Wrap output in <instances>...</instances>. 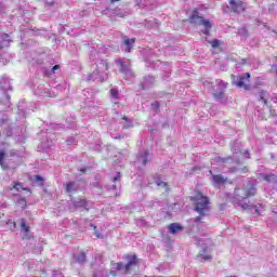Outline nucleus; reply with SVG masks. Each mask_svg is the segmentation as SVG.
<instances>
[{"label": "nucleus", "instance_id": "nucleus-1", "mask_svg": "<svg viewBox=\"0 0 277 277\" xmlns=\"http://www.w3.org/2000/svg\"><path fill=\"white\" fill-rule=\"evenodd\" d=\"M256 194V187H254V184L252 182H247V185H245L243 188H236L235 189V198L238 202V207H241V209L248 210L250 209V205L248 202H245L243 200H248L251 196H254Z\"/></svg>", "mask_w": 277, "mask_h": 277}, {"label": "nucleus", "instance_id": "nucleus-2", "mask_svg": "<svg viewBox=\"0 0 277 277\" xmlns=\"http://www.w3.org/2000/svg\"><path fill=\"white\" fill-rule=\"evenodd\" d=\"M93 71L88 76V81H105L109 64L105 60H97L92 66Z\"/></svg>", "mask_w": 277, "mask_h": 277}, {"label": "nucleus", "instance_id": "nucleus-3", "mask_svg": "<svg viewBox=\"0 0 277 277\" xmlns=\"http://www.w3.org/2000/svg\"><path fill=\"white\" fill-rule=\"evenodd\" d=\"M126 259L128 261L127 264H123L122 262L111 263L113 269H115V272H120L121 274H131V272L137 267V255H127Z\"/></svg>", "mask_w": 277, "mask_h": 277}, {"label": "nucleus", "instance_id": "nucleus-4", "mask_svg": "<svg viewBox=\"0 0 277 277\" xmlns=\"http://www.w3.org/2000/svg\"><path fill=\"white\" fill-rule=\"evenodd\" d=\"M195 211L199 213V216L195 219V222H200L209 211V197H205L200 193L197 194Z\"/></svg>", "mask_w": 277, "mask_h": 277}, {"label": "nucleus", "instance_id": "nucleus-5", "mask_svg": "<svg viewBox=\"0 0 277 277\" xmlns=\"http://www.w3.org/2000/svg\"><path fill=\"white\" fill-rule=\"evenodd\" d=\"M190 23L194 25H202L206 27V30L203 31L205 36H209V29H211L212 25L209 19H205L202 16H200V13L198 10H194L192 15H190Z\"/></svg>", "mask_w": 277, "mask_h": 277}, {"label": "nucleus", "instance_id": "nucleus-6", "mask_svg": "<svg viewBox=\"0 0 277 277\" xmlns=\"http://www.w3.org/2000/svg\"><path fill=\"white\" fill-rule=\"evenodd\" d=\"M246 2L240 0H229V5L224 9V12H227V10H230L235 14H241V12H246Z\"/></svg>", "mask_w": 277, "mask_h": 277}, {"label": "nucleus", "instance_id": "nucleus-7", "mask_svg": "<svg viewBox=\"0 0 277 277\" xmlns=\"http://www.w3.org/2000/svg\"><path fill=\"white\" fill-rule=\"evenodd\" d=\"M219 91L213 93V96L217 103H226L228 101V97H226V94L224 93V90H226V82L223 80H216Z\"/></svg>", "mask_w": 277, "mask_h": 277}, {"label": "nucleus", "instance_id": "nucleus-8", "mask_svg": "<svg viewBox=\"0 0 277 277\" xmlns=\"http://www.w3.org/2000/svg\"><path fill=\"white\" fill-rule=\"evenodd\" d=\"M236 88H242L243 90H250V72L237 77L234 80Z\"/></svg>", "mask_w": 277, "mask_h": 277}, {"label": "nucleus", "instance_id": "nucleus-9", "mask_svg": "<svg viewBox=\"0 0 277 277\" xmlns=\"http://www.w3.org/2000/svg\"><path fill=\"white\" fill-rule=\"evenodd\" d=\"M116 64L120 66V72L123 75H128L129 77L133 76V72H131V63L129 61L122 62V61H116Z\"/></svg>", "mask_w": 277, "mask_h": 277}, {"label": "nucleus", "instance_id": "nucleus-10", "mask_svg": "<svg viewBox=\"0 0 277 277\" xmlns=\"http://www.w3.org/2000/svg\"><path fill=\"white\" fill-rule=\"evenodd\" d=\"M134 44H135V38L130 39L128 37H123L121 50L124 51V53H131V50L133 49Z\"/></svg>", "mask_w": 277, "mask_h": 277}, {"label": "nucleus", "instance_id": "nucleus-11", "mask_svg": "<svg viewBox=\"0 0 277 277\" xmlns=\"http://www.w3.org/2000/svg\"><path fill=\"white\" fill-rule=\"evenodd\" d=\"M65 190L69 195L77 194L79 192V182H68Z\"/></svg>", "mask_w": 277, "mask_h": 277}, {"label": "nucleus", "instance_id": "nucleus-12", "mask_svg": "<svg viewBox=\"0 0 277 277\" xmlns=\"http://www.w3.org/2000/svg\"><path fill=\"white\" fill-rule=\"evenodd\" d=\"M260 179H263V181H266V183H277V176L273 173H262L260 174Z\"/></svg>", "mask_w": 277, "mask_h": 277}, {"label": "nucleus", "instance_id": "nucleus-13", "mask_svg": "<svg viewBox=\"0 0 277 277\" xmlns=\"http://www.w3.org/2000/svg\"><path fill=\"white\" fill-rule=\"evenodd\" d=\"M212 181L214 185H224L228 181L227 177H224L222 174H214L212 175Z\"/></svg>", "mask_w": 277, "mask_h": 277}, {"label": "nucleus", "instance_id": "nucleus-14", "mask_svg": "<svg viewBox=\"0 0 277 277\" xmlns=\"http://www.w3.org/2000/svg\"><path fill=\"white\" fill-rule=\"evenodd\" d=\"M137 163H142V166H146L148 163V151H141L136 158Z\"/></svg>", "mask_w": 277, "mask_h": 277}, {"label": "nucleus", "instance_id": "nucleus-15", "mask_svg": "<svg viewBox=\"0 0 277 277\" xmlns=\"http://www.w3.org/2000/svg\"><path fill=\"white\" fill-rule=\"evenodd\" d=\"M168 229L171 235H176V233H181V230H183V226L179 223H172L169 225Z\"/></svg>", "mask_w": 277, "mask_h": 277}, {"label": "nucleus", "instance_id": "nucleus-16", "mask_svg": "<svg viewBox=\"0 0 277 277\" xmlns=\"http://www.w3.org/2000/svg\"><path fill=\"white\" fill-rule=\"evenodd\" d=\"M208 252H209V248L203 247L202 253L199 254V256H200V259H202V261H211L212 256Z\"/></svg>", "mask_w": 277, "mask_h": 277}, {"label": "nucleus", "instance_id": "nucleus-17", "mask_svg": "<svg viewBox=\"0 0 277 277\" xmlns=\"http://www.w3.org/2000/svg\"><path fill=\"white\" fill-rule=\"evenodd\" d=\"M110 96L113 98L114 105H118V98H120V93L117 89H110Z\"/></svg>", "mask_w": 277, "mask_h": 277}, {"label": "nucleus", "instance_id": "nucleus-18", "mask_svg": "<svg viewBox=\"0 0 277 277\" xmlns=\"http://www.w3.org/2000/svg\"><path fill=\"white\" fill-rule=\"evenodd\" d=\"M122 129H131L133 127V121L129 120L127 117H123L120 121Z\"/></svg>", "mask_w": 277, "mask_h": 277}, {"label": "nucleus", "instance_id": "nucleus-19", "mask_svg": "<svg viewBox=\"0 0 277 277\" xmlns=\"http://www.w3.org/2000/svg\"><path fill=\"white\" fill-rule=\"evenodd\" d=\"M70 205H72V207H75L76 209H82L83 207H85V199L74 200Z\"/></svg>", "mask_w": 277, "mask_h": 277}, {"label": "nucleus", "instance_id": "nucleus-20", "mask_svg": "<svg viewBox=\"0 0 277 277\" xmlns=\"http://www.w3.org/2000/svg\"><path fill=\"white\" fill-rule=\"evenodd\" d=\"M259 102L263 105H267V92L261 91L258 95Z\"/></svg>", "mask_w": 277, "mask_h": 277}, {"label": "nucleus", "instance_id": "nucleus-21", "mask_svg": "<svg viewBox=\"0 0 277 277\" xmlns=\"http://www.w3.org/2000/svg\"><path fill=\"white\" fill-rule=\"evenodd\" d=\"M76 263H79V265H83L85 263V252H80L78 255L75 256Z\"/></svg>", "mask_w": 277, "mask_h": 277}, {"label": "nucleus", "instance_id": "nucleus-22", "mask_svg": "<svg viewBox=\"0 0 277 277\" xmlns=\"http://www.w3.org/2000/svg\"><path fill=\"white\" fill-rule=\"evenodd\" d=\"M21 226H22V230H24V233L27 235V233H29V226H27L25 219L21 220Z\"/></svg>", "mask_w": 277, "mask_h": 277}, {"label": "nucleus", "instance_id": "nucleus-23", "mask_svg": "<svg viewBox=\"0 0 277 277\" xmlns=\"http://www.w3.org/2000/svg\"><path fill=\"white\" fill-rule=\"evenodd\" d=\"M143 83L144 85H150V83H155V78L151 76L145 77Z\"/></svg>", "mask_w": 277, "mask_h": 277}, {"label": "nucleus", "instance_id": "nucleus-24", "mask_svg": "<svg viewBox=\"0 0 277 277\" xmlns=\"http://www.w3.org/2000/svg\"><path fill=\"white\" fill-rule=\"evenodd\" d=\"M214 161H215L216 163H220L221 161H222V163H226V161H230V158H222V157H220V156H215V157H214Z\"/></svg>", "mask_w": 277, "mask_h": 277}, {"label": "nucleus", "instance_id": "nucleus-25", "mask_svg": "<svg viewBox=\"0 0 277 277\" xmlns=\"http://www.w3.org/2000/svg\"><path fill=\"white\" fill-rule=\"evenodd\" d=\"M13 189H16L17 192H25V189L29 190L28 188L23 187V184H21V183H16L13 186Z\"/></svg>", "mask_w": 277, "mask_h": 277}, {"label": "nucleus", "instance_id": "nucleus-26", "mask_svg": "<svg viewBox=\"0 0 277 277\" xmlns=\"http://www.w3.org/2000/svg\"><path fill=\"white\" fill-rule=\"evenodd\" d=\"M91 228H93V230L95 232V236L97 239H103V234L98 233V230H96V225L94 224H90Z\"/></svg>", "mask_w": 277, "mask_h": 277}, {"label": "nucleus", "instance_id": "nucleus-27", "mask_svg": "<svg viewBox=\"0 0 277 277\" xmlns=\"http://www.w3.org/2000/svg\"><path fill=\"white\" fill-rule=\"evenodd\" d=\"M5 159V150L0 151V166L3 168V161Z\"/></svg>", "mask_w": 277, "mask_h": 277}, {"label": "nucleus", "instance_id": "nucleus-28", "mask_svg": "<svg viewBox=\"0 0 277 277\" xmlns=\"http://www.w3.org/2000/svg\"><path fill=\"white\" fill-rule=\"evenodd\" d=\"M17 205H19L22 209H25V207H27V201H25V199L22 198L17 201Z\"/></svg>", "mask_w": 277, "mask_h": 277}, {"label": "nucleus", "instance_id": "nucleus-29", "mask_svg": "<svg viewBox=\"0 0 277 277\" xmlns=\"http://www.w3.org/2000/svg\"><path fill=\"white\" fill-rule=\"evenodd\" d=\"M211 44H212V49H217V47H220V40L214 39V40L211 42Z\"/></svg>", "mask_w": 277, "mask_h": 277}, {"label": "nucleus", "instance_id": "nucleus-30", "mask_svg": "<svg viewBox=\"0 0 277 277\" xmlns=\"http://www.w3.org/2000/svg\"><path fill=\"white\" fill-rule=\"evenodd\" d=\"M156 185H158V187H167L168 184L163 181L158 180L156 181Z\"/></svg>", "mask_w": 277, "mask_h": 277}, {"label": "nucleus", "instance_id": "nucleus-31", "mask_svg": "<svg viewBox=\"0 0 277 277\" xmlns=\"http://www.w3.org/2000/svg\"><path fill=\"white\" fill-rule=\"evenodd\" d=\"M58 71H60V65H55V66L52 67V69H51L52 75H56V72H58Z\"/></svg>", "mask_w": 277, "mask_h": 277}, {"label": "nucleus", "instance_id": "nucleus-32", "mask_svg": "<svg viewBox=\"0 0 277 277\" xmlns=\"http://www.w3.org/2000/svg\"><path fill=\"white\" fill-rule=\"evenodd\" d=\"M120 181V172H117L116 176L113 179V183H118Z\"/></svg>", "mask_w": 277, "mask_h": 277}, {"label": "nucleus", "instance_id": "nucleus-33", "mask_svg": "<svg viewBox=\"0 0 277 277\" xmlns=\"http://www.w3.org/2000/svg\"><path fill=\"white\" fill-rule=\"evenodd\" d=\"M52 276H53V277L62 276V271H53V272H52Z\"/></svg>", "mask_w": 277, "mask_h": 277}, {"label": "nucleus", "instance_id": "nucleus-34", "mask_svg": "<svg viewBox=\"0 0 277 277\" xmlns=\"http://www.w3.org/2000/svg\"><path fill=\"white\" fill-rule=\"evenodd\" d=\"M239 150V147H237V143H234V146H232V151L237 153Z\"/></svg>", "mask_w": 277, "mask_h": 277}, {"label": "nucleus", "instance_id": "nucleus-35", "mask_svg": "<svg viewBox=\"0 0 277 277\" xmlns=\"http://www.w3.org/2000/svg\"><path fill=\"white\" fill-rule=\"evenodd\" d=\"M135 4L138 5V8H144L142 0H135Z\"/></svg>", "mask_w": 277, "mask_h": 277}, {"label": "nucleus", "instance_id": "nucleus-36", "mask_svg": "<svg viewBox=\"0 0 277 277\" xmlns=\"http://www.w3.org/2000/svg\"><path fill=\"white\" fill-rule=\"evenodd\" d=\"M203 87L208 88V90H209V88H211V82H209V81L203 82Z\"/></svg>", "mask_w": 277, "mask_h": 277}, {"label": "nucleus", "instance_id": "nucleus-37", "mask_svg": "<svg viewBox=\"0 0 277 277\" xmlns=\"http://www.w3.org/2000/svg\"><path fill=\"white\" fill-rule=\"evenodd\" d=\"M197 243H198V246H205V245H206L203 239H199V240L197 241Z\"/></svg>", "mask_w": 277, "mask_h": 277}, {"label": "nucleus", "instance_id": "nucleus-38", "mask_svg": "<svg viewBox=\"0 0 277 277\" xmlns=\"http://www.w3.org/2000/svg\"><path fill=\"white\" fill-rule=\"evenodd\" d=\"M153 107H154L155 109H159V102H155V103L153 104Z\"/></svg>", "mask_w": 277, "mask_h": 277}, {"label": "nucleus", "instance_id": "nucleus-39", "mask_svg": "<svg viewBox=\"0 0 277 277\" xmlns=\"http://www.w3.org/2000/svg\"><path fill=\"white\" fill-rule=\"evenodd\" d=\"M272 212L275 213V215H277V206H273Z\"/></svg>", "mask_w": 277, "mask_h": 277}, {"label": "nucleus", "instance_id": "nucleus-40", "mask_svg": "<svg viewBox=\"0 0 277 277\" xmlns=\"http://www.w3.org/2000/svg\"><path fill=\"white\" fill-rule=\"evenodd\" d=\"M35 180L38 181V182H40V181H42V176L36 175V176H35Z\"/></svg>", "mask_w": 277, "mask_h": 277}, {"label": "nucleus", "instance_id": "nucleus-41", "mask_svg": "<svg viewBox=\"0 0 277 277\" xmlns=\"http://www.w3.org/2000/svg\"><path fill=\"white\" fill-rule=\"evenodd\" d=\"M30 263H31V262L26 261V262L24 263V267H30V266H29V265H30Z\"/></svg>", "mask_w": 277, "mask_h": 277}, {"label": "nucleus", "instance_id": "nucleus-42", "mask_svg": "<svg viewBox=\"0 0 277 277\" xmlns=\"http://www.w3.org/2000/svg\"><path fill=\"white\" fill-rule=\"evenodd\" d=\"M72 142H75V138H69V140H67V143H68V144H72Z\"/></svg>", "mask_w": 277, "mask_h": 277}, {"label": "nucleus", "instance_id": "nucleus-43", "mask_svg": "<svg viewBox=\"0 0 277 277\" xmlns=\"http://www.w3.org/2000/svg\"><path fill=\"white\" fill-rule=\"evenodd\" d=\"M245 156L247 157V159H250V153L246 151Z\"/></svg>", "mask_w": 277, "mask_h": 277}, {"label": "nucleus", "instance_id": "nucleus-44", "mask_svg": "<svg viewBox=\"0 0 277 277\" xmlns=\"http://www.w3.org/2000/svg\"><path fill=\"white\" fill-rule=\"evenodd\" d=\"M5 38H9V36H8V35H2V36H1V39H2V40H5Z\"/></svg>", "mask_w": 277, "mask_h": 277}, {"label": "nucleus", "instance_id": "nucleus-45", "mask_svg": "<svg viewBox=\"0 0 277 277\" xmlns=\"http://www.w3.org/2000/svg\"><path fill=\"white\" fill-rule=\"evenodd\" d=\"M111 189H118V186L116 184H113Z\"/></svg>", "mask_w": 277, "mask_h": 277}, {"label": "nucleus", "instance_id": "nucleus-46", "mask_svg": "<svg viewBox=\"0 0 277 277\" xmlns=\"http://www.w3.org/2000/svg\"><path fill=\"white\" fill-rule=\"evenodd\" d=\"M118 16H119V18H124V14H122V13H119Z\"/></svg>", "mask_w": 277, "mask_h": 277}, {"label": "nucleus", "instance_id": "nucleus-47", "mask_svg": "<svg viewBox=\"0 0 277 277\" xmlns=\"http://www.w3.org/2000/svg\"><path fill=\"white\" fill-rule=\"evenodd\" d=\"M116 1H120V0H110V3H116Z\"/></svg>", "mask_w": 277, "mask_h": 277}, {"label": "nucleus", "instance_id": "nucleus-48", "mask_svg": "<svg viewBox=\"0 0 277 277\" xmlns=\"http://www.w3.org/2000/svg\"><path fill=\"white\" fill-rule=\"evenodd\" d=\"M0 49H3V43L2 42H0Z\"/></svg>", "mask_w": 277, "mask_h": 277}, {"label": "nucleus", "instance_id": "nucleus-49", "mask_svg": "<svg viewBox=\"0 0 277 277\" xmlns=\"http://www.w3.org/2000/svg\"><path fill=\"white\" fill-rule=\"evenodd\" d=\"M272 116H275L274 110H271Z\"/></svg>", "mask_w": 277, "mask_h": 277}, {"label": "nucleus", "instance_id": "nucleus-50", "mask_svg": "<svg viewBox=\"0 0 277 277\" xmlns=\"http://www.w3.org/2000/svg\"><path fill=\"white\" fill-rule=\"evenodd\" d=\"M80 172H85V169H81Z\"/></svg>", "mask_w": 277, "mask_h": 277}, {"label": "nucleus", "instance_id": "nucleus-51", "mask_svg": "<svg viewBox=\"0 0 277 277\" xmlns=\"http://www.w3.org/2000/svg\"><path fill=\"white\" fill-rule=\"evenodd\" d=\"M0 124H3V119H2V120H0Z\"/></svg>", "mask_w": 277, "mask_h": 277}, {"label": "nucleus", "instance_id": "nucleus-52", "mask_svg": "<svg viewBox=\"0 0 277 277\" xmlns=\"http://www.w3.org/2000/svg\"><path fill=\"white\" fill-rule=\"evenodd\" d=\"M230 277H235V276H230Z\"/></svg>", "mask_w": 277, "mask_h": 277}]
</instances>
